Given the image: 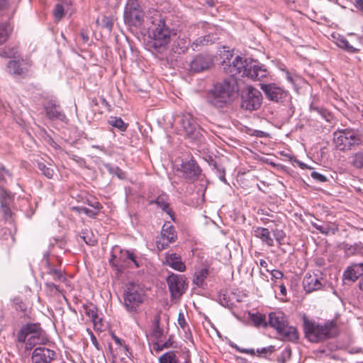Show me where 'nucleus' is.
I'll list each match as a JSON object with an SVG mask.
<instances>
[{
	"label": "nucleus",
	"instance_id": "f257e3e1",
	"mask_svg": "<svg viewBox=\"0 0 363 363\" xmlns=\"http://www.w3.org/2000/svg\"><path fill=\"white\" fill-rule=\"evenodd\" d=\"M224 72L229 77L236 78V76L247 77L252 80H261L268 75V71L263 65L251 59H243L236 56L232 62L224 60L223 64Z\"/></svg>",
	"mask_w": 363,
	"mask_h": 363
},
{
	"label": "nucleus",
	"instance_id": "f03ea898",
	"mask_svg": "<svg viewBox=\"0 0 363 363\" xmlns=\"http://www.w3.org/2000/svg\"><path fill=\"white\" fill-rule=\"evenodd\" d=\"M303 327L306 338L313 343L334 338L339 333L338 327L334 320L318 323L303 315Z\"/></svg>",
	"mask_w": 363,
	"mask_h": 363
},
{
	"label": "nucleus",
	"instance_id": "7ed1b4c3",
	"mask_svg": "<svg viewBox=\"0 0 363 363\" xmlns=\"http://www.w3.org/2000/svg\"><path fill=\"white\" fill-rule=\"evenodd\" d=\"M238 91L239 81L237 78L228 77L214 85L208 94V102L215 107L223 108L232 101Z\"/></svg>",
	"mask_w": 363,
	"mask_h": 363
},
{
	"label": "nucleus",
	"instance_id": "20e7f679",
	"mask_svg": "<svg viewBox=\"0 0 363 363\" xmlns=\"http://www.w3.org/2000/svg\"><path fill=\"white\" fill-rule=\"evenodd\" d=\"M268 325L274 328L284 340L296 342L299 338L297 329L289 325L287 318L281 311L271 312L269 314Z\"/></svg>",
	"mask_w": 363,
	"mask_h": 363
},
{
	"label": "nucleus",
	"instance_id": "39448f33",
	"mask_svg": "<svg viewBox=\"0 0 363 363\" xmlns=\"http://www.w3.org/2000/svg\"><path fill=\"white\" fill-rule=\"evenodd\" d=\"M123 298V306L127 311L138 313L146 298V295L145 290L139 284L129 282L124 289Z\"/></svg>",
	"mask_w": 363,
	"mask_h": 363
},
{
	"label": "nucleus",
	"instance_id": "423d86ee",
	"mask_svg": "<svg viewBox=\"0 0 363 363\" xmlns=\"http://www.w3.org/2000/svg\"><path fill=\"white\" fill-rule=\"evenodd\" d=\"M17 339L19 342H26V350H30L35 345L45 342L40 323H27L23 325L18 333Z\"/></svg>",
	"mask_w": 363,
	"mask_h": 363
},
{
	"label": "nucleus",
	"instance_id": "0eeeda50",
	"mask_svg": "<svg viewBox=\"0 0 363 363\" xmlns=\"http://www.w3.org/2000/svg\"><path fill=\"white\" fill-rule=\"evenodd\" d=\"M43 262L45 266V272L43 273L42 278L45 280V287L50 292H60L59 285L55 282L66 281L64 272L61 269L55 268L53 266L48 252L44 255Z\"/></svg>",
	"mask_w": 363,
	"mask_h": 363
},
{
	"label": "nucleus",
	"instance_id": "6e6552de",
	"mask_svg": "<svg viewBox=\"0 0 363 363\" xmlns=\"http://www.w3.org/2000/svg\"><path fill=\"white\" fill-rule=\"evenodd\" d=\"M174 30L167 26L164 18H160L151 31L152 46L157 51L166 48L171 40Z\"/></svg>",
	"mask_w": 363,
	"mask_h": 363
},
{
	"label": "nucleus",
	"instance_id": "1a4fd4ad",
	"mask_svg": "<svg viewBox=\"0 0 363 363\" xmlns=\"http://www.w3.org/2000/svg\"><path fill=\"white\" fill-rule=\"evenodd\" d=\"M362 143L361 138L352 129H345L335 133L334 144L336 149L347 151Z\"/></svg>",
	"mask_w": 363,
	"mask_h": 363
},
{
	"label": "nucleus",
	"instance_id": "9d476101",
	"mask_svg": "<svg viewBox=\"0 0 363 363\" xmlns=\"http://www.w3.org/2000/svg\"><path fill=\"white\" fill-rule=\"evenodd\" d=\"M144 21V12L138 0H128L124 11V21L131 26L140 27Z\"/></svg>",
	"mask_w": 363,
	"mask_h": 363
},
{
	"label": "nucleus",
	"instance_id": "9b49d317",
	"mask_svg": "<svg viewBox=\"0 0 363 363\" xmlns=\"http://www.w3.org/2000/svg\"><path fill=\"white\" fill-rule=\"evenodd\" d=\"M262 102V95L261 92L252 87H247L245 91H243L241 96V108L252 111L260 108Z\"/></svg>",
	"mask_w": 363,
	"mask_h": 363
},
{
	"label": "nucleus",
	"instance_id": "f8f14e48",
	"mask_svg": "<svg viewBox=\"0 0 363 363\" xmlns=\"http://www.w3.org/2000/svg\"><path fill=\"white\" fill-rule=\"evenodd\" d=\"M166 280L172 298H180L188 287L184 277L171 273Z\"/></svg>",
	"mask_w": 363,
	"mask_h": 363
},
{
	"label": "nucleus",
	"instance_id": "ddd939ff",
	"mask_svg": "<svg viewBox=\"0 0 363 363\" xmlns=\"http://www.w3.org/2000/svg\"><path fill=\"white\" fill-rule=\"evenodd\" d=\"M181 125L187 138L191 140H199L201 136V128L196 119L189 113L182 114Z\"/></svg>",
	"mask_w": 363,
	"mask_h": 363
},
{
	"label": "nucleus",
	"instance_id": "4468645a",
	"mask_svg": "<svg viewBox=\"0 0 363 363\" xmlns=\"http://www.w3.org/2000/svg\"><path fill=\"white\" fill-rule=\"evenodd\" d=\"M260 87L266 97L270 101L282 103L290 97L288 91L276 84H260Z\"/></svg>",
	"mask_w": 363,
	"mask_h": 363
},
{
	"label": "nucleus",
	"instance_id": "2eb2a0df",
	"mask_svg": "<svg viewBox=\"0 0 363 363\" xmlns=\"http://www.w3.org/2000/svg\"><path fill=\"white\" fill-rule=\"evenodd\" d=\"M179 170L184 179L191 182L197 179L201 172V168L193 158L183 161Z\"/></svg>",
	"mask_w": 363,
	"mask_h": 363
},
{
	"label": "nucleus",
	"instance_id": "dca6fc26",
	"mask_svg": "<svg viewBox=\"0 0 363 363\" xmlns=\"http://www.w3.org/2000/svg\"><path fill=\"white\" fill-rule=\"evenodd\" d=\"M177 233L174 228L170 223H165L161 230V237L157 241V247L159 250L165 249L170 243L175 242Z\"/></svg>",
	"mask_w": 363,
	"mask_h": 363
},
{
	"label": "nucleus",
	"instance_id": "f3484780",
	"mask_svg": "<svg viewBox=\"0 0 363 363\" xmlns=\"http://www.w3.org/2000/svg\"><path fill=\"white\" fill-rule=\"evenodd\" d=\"M116 250L113 249L109 264L118 272H122L128 266L129 250H119L117 252Z\"/></svg>",
	"mask_w": 363,
	"mask_h": 363
},
{
	"label": "nucleus",
	"instance_id": "a211bd4d",
	"mask_svg": "<svg viewBox=\"0 0 363 363\" xmlns=\"http://www.w3.org/2000/svg\"><path fill=\"white\" fill-rule=\"evenodd\" d=\"M56 357L54 350L44 347H36L31 356L32 363H50Z\"/></svg>",
	"mask_w": 363,
	"mask_h": 363
},
{
	"label": "nucleus",
	"instance_id": "6ab92c4d",
	"mask_svg": "<svg viewBox=\"0 0 363 363\" xmlns=\"http://www.w3.org/2000/svg\"><path fill=\"white\" fill-rule=\"evenodd\" d=\"M213 65L212 58L207 55H198L189 64L191 71L199 72L208 69Z\"/></svg>",
	"mask_w": 363,
	"mask_h": 363
},
{
	"label": "nucleus",
	"instance_id": "aec40b11",
	"mask_svg": "<svg viewBox=\"0 0 363 363\" xmlns=\"http://www.w3.org/2000/svg\"><path fill=\"white\" fill-rule=\"evenodd\" d=\"M303 287L306 293L320 290L323 287L317 274H306L303 279Z\"/></svg>",
	"mask_w": 363,
	"mask_h": 363
},
{
	"label": "nucleus",
	"instance_id": "412c9836",
	"mask_svg": "<svg viewBox=\"0 0 363 363\" xmlns=\"http://www.w3.org/2000/svg\"><path fill=\"white\" fill-rule=\"evenodd\" d=\"M46 116L50 119H58L63 121L65 118V115L61 111L59 105L56 104L53 101L48 102L45 106Z\"/></svg>",
	"mask_w": 363,
	"mask_h": 363
},
{
	"label": "nucleus",
	"instance_id": "4be33fe9",
	"mask_svg": "<svg viewBox=\"0 0 363 363\" xmlns=\"http://www.w3.org/2000/svg\"><path fill=\"white\" fill-rule=\"evenodd\" d=\"M164 263L179 272H184L186 269L185 264L182 261L181 257L176 253L167 254Z\"/></svg>",
	"mask_w": 363,
	"mask_h": 363
},
{
	"label": "nucleus",
	"instance_id": "5701e85b",
	"mask_svg": "<svg viewBox=\"0 0 363 363\" xmlns=\"http://www.w3.org/2000/svg\"><path fill=\"white\" fill-rule=\"evenodd\" d=\"M344 279L355 281L358 278L363 277V264H354L349 267L344 272Z\"/></svg>",
	"mask_w": 363,
	"mask_h": 363
},
{
	"label": "nucleus",
	"instance_id": "b1692460",
	"mask_svg": "<svg viewBox=\"0 0 363 363\" xmlns=\"http://www.w3.org/2000/svg\"><path fill=\"white\" fill-rule=\"evenodd\" d=\"M255 237L260 239L263 243L266 244L268 247H273L274 245V239L271 236L270 231L267 228L256 227L254 228Z\"/></svg>",
	"mask_w": 363,
	"mask_h": 363
},
{
	"label": "nucleus",
	"instance_id": "393cba45",
	"mask_svg": "<svg viewBox=\"0 0 363 363\" xmlns=\"http://www.w3.org/2000/svg\"><path fill=\"white\" fill-rule=\"evenodd\" d=\"M14 242L15 238L9 229L0 230V247L2 249L9 250Z\"/></svg>",
	"mask_w": 363,
	"mask_h": 363
},
{
	"label": "nucleus",
	"instance_id": "a878e982",
	"mask_svg": "<svg viewBox=\"0 0 363 363\" xmlns=\"http://www.w3.org/2000/svg\"><path fill=\"white\" fill-rule=\"evenodd\" d=\"M152 203H155L164 212L168 214L173 220L174 213L169 207L168 203V196L167 194L160 195L154 201H151Z\"/></svg>",
	"mask_w": 363,
	"mask_h": 363
},
{
	"label": "nucleus",
	"instance_id": "bb28decb",
	"mask_svg": "<svg viewBox=\"0 0 363 363\" xmlns=\"http://www.w3.org/2000/svg\"><path fill=\"white\" fill-rule=\"evenodd\" d=\"M84 313L85 315L90 318V320L93 322L95 326L97 325L98 322L100 321V319L98 317V310L97 307L91 303H89L86 304H84L82 306Z\"/></svg>",
	"mask_w": 363,
	"mask_h": 363
},
{
	"label": "nucleus",
	"instance_id": "cd10ccee",
	"mask_svg": "<svg viewBox=\"0 0 363 363\" xmlns=\"http://www.w3.org/2000/svg\"><path fill=\"white\" fill-rule=\"evenodd\" d=\"M311 225L317 229L320 233L324 235L329 234H335L338 230V228L335 224L331 223H323L322 224H318L316 222H311Z\"/></svg>",
	"mask_w": 363,
	"mask_h": 363
},
{
	"label": "nucleus",
	"instance_id": "c85d7f7f",
	"mask_svg": "<svg viewBox=\"0 0 363 363\" xmlns=\"http://www.w3.org/2000/svg\"><path fill=\"white\" fill-rule=\"evenodd\" d=\"M190 40L189 38L179 35L174 43L173 50L179 54L184 53L188 50Z\"/></svg>",
	"mask_w": 363,
	"mask_h": 363
},
{
	"label": "nucleus",
	"instance_id": "c756f323",
	"mask_svg": "<svg viewBox=\"0 0 363 363\" xmlns=\"http://www.w3.org/2000/svg\"><path fill=\"white\" fill-rule=\"evenodd\" d=\"M13 27L8 21L0 23V45L4 44L9 38Z\"/></svg>",
	"mask_w": 363,
	"mask_h": 363
},
{
	"label": "nucleus",
	"instance_id": "7c9ffc66",
	"mask_svg": "<svg viewBox=\"0 0 363 363\" xmlns=\"http://www.w3.org/2000/svg\"><path fill=\"white\" fill-rule=\"evenodd\" d=\"M338 46L345 50L349 53L359 52L360 49L357 44L352 45L347 39L342 38L339 40Z\"/></svg>",
	"mask_w": 363,
	"mask_h": 363
},
{
	"label": "nucleus",
	"instance_id": "2f4dec72",
	"mask_svg": "<svg viewBox=\"0 0 363 363\" xmlns=\"http://www.w3.org/2000/svg\"><path fill=\"white\" fill-rule=\"evenodd\" d=\"M7 69L9 72L13 74L21 76L23 74V68L21 67V63L19 61H9L7 65Z\"/></svg>",
	"mask_w": 363,
	"mask_h": 363
},
{
	"label": "nucleus",
	"instance_id": "473e14b6",
	"mask_svg": "<svg viewBox=\"0 0 363 363\" xmlns=\"http://www.w3.org/2000/svg\"><path fill=\"white\" fill-rule=\"evenodd\" d=\"M108 123L110 125L118 128L121 131H125L128 125L121 118L116 116L110 117Z\"/></svg>",
	"mask_w": 363,
	"mask_h": 363
},
{
	"label": "nucleus",
	"instance_id": "72a5a7b5",
	"mask_svg": "<svg viewBox=\"0 0 363 363\" xmlns=\"http://www.w3.org/2000/svg\"><path fill=\"white\" fill-rule=\"evenodd\" d=\"M310 110L312 112H315L319 114L323 118L325 119L327 121H330V114L325 108L322 106H318L315 105V103L312 102L310 106Z\"/></svg>",
	"mask_w": 363,
	"mask_h": 363
},
{
	"label": "nucleus",
	"instance_id": "f704fd0d",
	"mask_svg": "<svg viewBox=\"0 0 363 363\" xmlns=\"http://www.w3.org/2000/svg\"><path fill=\"white\" fill-rule=\"evenodd\" d=\"M351 164L357 169L363 168V150L355 152L352 156Z\"/></svg>",
	"mask_w": 363,
	"mask_h": 363
},
{
	"label": "nucleus",
	"instance_id": "c9c22d12",
	"mask_svg": "<svg viewBox=\"0 0 363 363\" xmlns=\"http://www.w3.org/2000/svg\"><path fill=\"white\" fill-rule=\"evenodd\" d=\"M208 275V269L204 268L195 274L193 282L198 286H201Z\"/></svg>",
	"mask_w": 363,
	"mask_h": 363
},
{
	"label": "nucleus",
	"instance_id": "e433bc0d",
	"mask_svg": "<svg viewBox=\"0 0 363 363\" xmlns=\"http://www.w3.org/2000/svg\"><path fill=\"white\" fill-rule=\"evenodd\" d=\"M215 40L216 38H213V36H211V35H206L205 36L198 38L193 42L192 45L196 48H198L199 46L201 45H205L209 43H212Z\"/></svg>",
	"mask_w": 363,
	"mask_h": 363
},
{
	"label": "nucleus",
	"instance_id": "4c0bfd02",
	"mask_svg": "<svg viewBox=\"0 0 363 363\" xmlns=\"http://www.w3.org/2000/svg\"><path fill=\"white\" fill-rule=\"evenodd\" d=\"M160 363H179L175 352H167L160 357Z\"/></svg>",
	"mask_w": 363,
	"mask_h": 363
},
{
	"label": "nucleus",
	"instance_id": "58836bf2",
	"mask_svg": "<svg viewBox=\"0 0 363 363\" xmlns=\"http://www.w3.org/2000/svg\"><path fill=\"white\" fill-rule=\"evenodd\" d=\"M1 202V211L3 214V217L4 220H8L11 217L12 212L9 207V204L7 203L6 201H4L3 200L0 201Z\"/></svg>",
	"mask_w": 363,
	"mask_h": 363
},
{
	"label": "nucleus",
	"instance_id": "ea45409f",
	"mask_svg": "<svg viewBox=\"0 0 363 363\" xmlns=\"http://www.w3.org/2000/svg\"><path fill=\"white\" fill-rule=\"evenodd\" d=\"M276 351L274 345H269L268 347H262L261 349H257L256 352L258 356L267 357Z\"/></svg>",
	"mask_w": 363,
	"mask_h": 363
},
{
	"label": "nucleus",
	"instance_id": "a19ab883",
	"mask_svg": "<svg viewBox=\"0 0 363 363\" xmlns=\"http://www.w3.org/2000/svg\"><path fill=\"white\" fill-rule=\"evenodd\" d=\"M65 14V9L61 4H57L53 10V16L57 21L62 19Z\"/></svg>",
	"mask_w": 363,
	"mask_h": 363
},
{
	"label": "nucleus",
	"instance_id": "79ce46f5",
	"mask_svg": "<svg viewBox=\"0 0 363 363\" xmlns=\"http://www.w3.org/2000/svg\"><path fill=\"white\" fill-rule=\"evenodd\" d=\"M73 210L77 211L79 213H84L90 218H94L98 215L96 211H93L86 207H73Z\"/></svg>",
	"mask_w": 363,
	"mask_h": 363
},
{
	"label": "nucleus",
	"instance_id": "37998d69",
	"mask_svg": "<svg viewBox=\"0 0 363 363\" xmlns=\"http://www.w3.org/2000/svg\"><path fill=\"white\" fill-rule=\"evenodd\" d=\"M38 169L48 178L51 179L54 174V170L47 167L44 163H38Z\"/></svg>",
	"mask_w": 363,
	"mask_h": 363
},
{
	"label": "nucleus",
	"instance_id": "c03bdc74",
	"mask_svg": "<svg viewBox=\"0 0 363 363\" xmlns=\"http://www.w3.org/2000/svg\"><path fill=\"white\" fill-rule=\"evenodd\" d=\"M102 26L106 28L109 32L113 29V19L108 16H104L101 19Z\"/></svg>",
	"mask_w": 363,
	"mask_h": 363
},
{
	"label": "nucleus",
	"instance_id": "a18cd8bd",
	"mask_svg": "<svg viewBox=\"0 0 363 363\" xmlns=\"http://www.w3.org/2000/svg\"><path fill=\"white\" fill-rule=\"evenodd\" d=\"M13 304L15 309L18 311L26 313V304L18 298H16L13 299Z\"/></svg>",
	"mask_w": 363,
	"mask_h": 363
},
{
	"label": "nucleus",
	"instance_id": "49530a36",
	"mask_svg": "<svg viewBox=\"0 0 363 363\" xmlns=\"http://www.w3.org/2000/svg\"><path fill=\"white\" fill-rule=\"evenodd\" d=\"M290 357H291V350L286 349L282 352L281 355L277 357V362L278 363H286V359H289Z\"/></svg>",
	"mask_w": 363,
	"mask_h": 363
},
{
	"label": "nucleus",
	"instance_id": "de8ad7c7",
	"mask_svg": "<svg viewBox=\"0 0 363 363\" xmlns=\"http://www.w3.org/2000/svg\"><path fill=\"white\" fill-rule=\"evenodd\" d=\"M252 321L254 322L255 325H256L257 326H259V325L267 326L268 325V322L265 321L264 317L261 314L255 315L252 318Z\"/></svg>",
	"mask_w": 363,
	"mask_h": 363
},
{
	"label": "nucleus",
	"instance_id": "09e8293b",
	"mask_svg": "<svg viewBox=\"0 0 363 363\" xmlns=\"http://www.w3.org/2000/svg\"><path fill=\"white\" fill-rule=\"evenodd\" d=\"M273 233L275 240L277 242L278 247H280V245H281V241L285 238V233L282 230H273Z\"/></svg>",
	"mask_w": 363,
	"mask_h": 363
},
{
	"label": "nucleus",
	"instance_id": "8fccbe9b",
	"mask_svg": "<svg viewBox=\"0 0 363 363\" xmlns=\"http://www.w3.org/2000/svg\"><path fill=\"white\" fill-rule=\"evenodd\" d=\"M173 344V341H172L171 338H169L167 341L163 343H156L154 346V348L157 350H162L166 348L170 347Z\"/></svg>",
	"mask_w": 363,
	"mask_h": 363
},
{
	"label": "nucleus",
	"instance_id": "3c124183",
	"mask_svg": "<svg viewBox=\"0 0 363 363\" xmlns=\"http://www.w3.org/2000/svg\"><path fill=\"white\" fill-rule=\"evenodd\" d=\"M163 335V329L160 326H153L152 335L156 338H160Z\"/></svg>",
	"mask_w": 363,
	"mask_h": 363
},
{
	"label": "nucleus",
	"instance_id": "603ef678",
	"mask_svg": "<svg viewBox=\"0 0 363 363\" xmlns=\"http://www.w3.org/2000/svg\"><path fill=\"white\" fill-rule=\"evenodd\" d=\"M311 177L318 181V182H325L328 181V179L326 178L325 176L321 174L319 172H311Z\"/></svg>",
	"mask_w": 363,
	"mask_h": 363
},
{
	"label": "nucleus",
	"instance_id": "864d4df0",
	"mask_svg": "<svg viewBox=\"0 0 363 363\" xmlns=\"http://www.w3.org/2000/svg\"><path fill=\"white\" fill-rule=\"evenodd\" d=\"M267 272H269V269H267ZM270 274L272 275V279L276 280V279H281L284 277V274L282 272L277 270V269H273L270 271Z\"/></svg>",
	"mask_w": 363,
	"mask_h": 363
},
{
	"label": "nucleus",
	"instance_id": "5fc2aeb1",
	"mask_svg": "<svg viewBox=\"0 0 363 363\" xmlns=\"http://www.w3.org/2000/svg\"><path fill=\"white\" fill-rule=\"evenodd\" d=\"M84 235L82 236V238L84 240V241L89 245H94L96 243V240L91 237L89 235V234H86L85 233H83Z\"/></svg>",
	"mask_w": 363,
	"mask_h": 363
},
{
	"label": "nucleus",
	"instance_id": "6e6d98bb",
	"mask_svg": "<svg viewBox=\"0 0 363 363\" xmlns=\"http://www.w3.org/2000/svg\"><path fill=\"white\" fill-rule=\"evenodd\" d=\"M106 167L108 169L110 172H114V173H116L119 178L122 177L121 174H123V172L119 167H116V168H112L110 164H106Z\"/></svg>",
	"mask_w": 363,
	"mask_h": 363
},
{
	"label": "nucleus",
	"instance_id": "4d7b16f0",
	"mask_svg": "<svg viewBox=\"0 0 363 363\" xmlns=\"http://www.w3.org/2000/svg\"><path fill=\"white\" fill-rule=\"evenodd\" d=\"M0 196H1V201L3 200L4 201H6V199H11L10 193L7 192L4 189L1 188L0 186Z\"/></svg>",
	"mask_w": 363,
	"mask_h": 363
},
{
	"label": "nucleus",
	"instance_id": "13d9d810",
	"mask_svg": "<svg viewBox=\"0 0 363 363\" xmlns=\"http://www.w3.org/2000/svg\"><path fill=\"white\" fill-rule=\"evenodd\" d=\"M237 350L241 353L250 354L252 356L255 355V351L254 349H248V348H237Z\"/></svg>",
	"mask_w": 363,
	"mask_h": 363
},
{
	"label": "nucleus",
	"instance_id": "bf43d9fd",
	"mask_svg": "<svg viewBox=\"0 0 363 363\" xmlns=\"http://www.w3.org/2000/svg\"><path fill=\"white\" fill-rule=\"evenodd\" d=\"M4 174H9L8 171H6L4 167H0V186H1L5 181Z\"/></svg>",
	"mask_w": 363,
	"mask_h": 363
},
{
	"label": "nucleus",
	"instance_id": "052dcab7",
	"mask_svg": "<svg viewBox=\"0 0 363 363\" xmlns=\"http://www.w3.org/2000/svg\"><path fill=\"white\" fill-rule=\"evenodd\" d=\"M131 261L134 263V264L135 265L136 267H140V264L138 262V261L136 260V257L135 256V255L133 253V252H130L129 251V256H128V262Z\"/></svg>",
	"mask_w": 363,
	"mask_h": 363
},
{
	"label": "nucleus",
	"instance_id": "680f3d73",
	"mask_svg": "<svg viewBox=\"0 0 363 363\" xmlns=\"http://www.w3.org/2000/svg\"><path fill=\"white\" fill-rule=\"evenodd\" d=\"M160 312L157 313L155 316L152 322L153 326H160Z\"/></svg>",
	"mask_w": 363,
	"mask_h": 363
},
{
	"label": "nucleus",
	"instance_id": "e2e57ef3",
	"mask_svg": "<svg viewBox=\"0 0 363 363\" xmlns=\"http://www.w3.org/2000/svg\"><path fill=\"white\" fill-rule=\"evenodd\" d=\"M354 6L357 9L363 12V0H354Z\"/></svg>",
	"mask_w": 363,
	"mask_h": 363
},
{
	"label": "nucleus",
	"instance_id": "0e129e2a",
	"mask_svg": "<svg viewBox=\"0 0 363 363\" xmlns=\"http://www.w3.org/2000/svg\"><path fill=\"white\" fill-rule=\"evenodd\" d=\"M91 342L92 344L94 345V347L97 349V350H100V347H99V344L97 341V339L96 337H95V335L93 334V333H91Z\"/></svg>",
	"mask_w": 363,
	"mask_h": 363
},
{
	"label": "nucleus",
	"instance_id": "69168bd1",
	"mask_svg": "<svg viewBox=\"0 0 363 363\" xmlns=\"http://www.w3.org/2000/svg\"><path fill=\"white\" fill-rule=\"evenodd\" d=\"M89 206H91V207L94 208L93 211H96V212H98V213H99V210L102 208L101 204L98 201H95L93 203H89Z\"/></svg>",
	"mask_w": 363,
	"mask_h": 363
},
{
	"label": "nucleus",
	"instance_id": "338daca9",
	"mask_svg": "<svg viewBox=\"0 0 363 363\" xmlns=\"http://www.w3.org/2000/svg\"><path fill=\"white\" fill-rule=\"evenodd\" d=\"M178 323L182 328H184L186 321L184 317V315L182 313L179 314L178 317Z\"/></svg>",
	"mask_w": 363,
	"mask_h": 363
},
{
	"label": "nucleus",
	"instance_id": "774afa93",
	"mask_svg": "<svg viewBox=\"0 0 363 363\" xmlns=\"http://www.w3.org/2000/svg\"><path fill=\"white\" fill-rule=\"evenodd\" d=\"M9 3L8 0H0V10L6 9L9 7Z\"/></svg>",
	"mask_w": 363,
	"mask_h": 363
}]
</instances>
